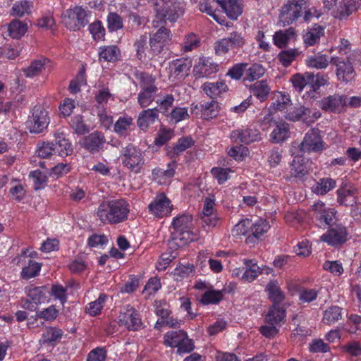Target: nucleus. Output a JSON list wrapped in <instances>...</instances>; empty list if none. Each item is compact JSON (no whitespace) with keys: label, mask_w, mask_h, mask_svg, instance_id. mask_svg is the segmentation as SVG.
Returning a JSON list of instances; mask_svg holds the SVG:
<instances>
[{"label":"nucleus","mask_w":361,"mask_h":361,"mask_svg":"<svg viewBox=\"0 0 361 361\" xmlns=\"http://www.w3.org/2000/svg\"><path fill=\"white\" fill-rule=\"evenodd\" d=\"M157 93L147 91H140L137 97V102L142 108H146L154 100Z\"/></svg>","instance_id":"nucleus-56"},{"label":"nucleus","mask_w":361,"mask_h":361,"mask_svg":"<svg viewBox=\"0 0 361 361\" xmlns=\"http://www.w3.org/2000/svg\"><path fill=\"white\" fill-rule=\"evenodd\" d=\"M324 35V28L320 25H314L310 28L303 36L305 45L313 46L319 42L320 37Z\"/></svg>","instance_id":"nucleus-32"},{"label":"nucleus","mask_w":361,"mask_h":361,"mask_svg":"<svg viewBox=\"0 0 361 361\" xmlns=\"http://www.w3.org/2000/svg\"><path fill=\"white\" fill-rule=\"evenodd\" d=\"M192 217L190 214H181L175 217L171 224L172 240L178 246H183L192 240L191 225Z\"/></svg>","instance_id":"nucleus-2"},{"label":"nucleus","mask_w":361,"mask_h":361,"mask_svg":"<svg viewBox=\"0 0 361 361\" xmlns=\"http://www.w3.org/2000/svg\"><path fill=\"white\" fill-rule=\"evenodd\" d=\"M357 190L353 187H343L337 190L338 202L349 207L353 206L357 201Z\"/></svg>","instance_id":"nucleus-25"},{"label":"nucleus","mask_w":361,"mask_h":361,"mask_svg":"<svg viewBox=\"0 0 361 361\" xmlns=\"http://www.w3.org/2000/svg\"><path fill=\"white\" fill-rule=\"evenodd\" d=\"M202 88L207 96L214 99L218 97L221 93L226 91L227 85L223 81L216 82H205Z\"/></svg>","instance_id":"nucleus-29"},{"label":"nucleus","mask_w":361,"mask_h":361,"mask_svg":"<svg viewBox=\"0 0 361 361\" xmlns=\"http://www.w3.org/2000/svg\"><path fill=\"white\" fill-rule=\"evenodd\" d=\"M63 335L61 329L55 327H47L42 334L43 343H50L59 340Z\"/></svg>","instance_id":"nucleus-48"},{"label":"nucleus","mask_w":361,"mask_h":361,"mask_svg":"<svg viewBox=\"0 0 361 361\" xmlns=\"http://www.w3.org/2000/svg\"><path fill=\"white\" fill-rule=\"evenodd\" d=\"M295 35L293 28H288L284 31L276 32L273 36V40L278 47L282 48L287 45L288 41Z\"/></svg>","instance_id":"nucleus-38"},{"label":"nucleus","mask_w":361,"mask_h":361,"mask_svg":"<svg viewBox=\"0 0 361 361\" xmlns=\"http://www.w3.org/2000/svg\"><path fill=\"white\" fill-rule=\"evenodd\" d=\"M62 22L71 30H80L87 23V11L82 6L66 10L61 15Z\"/></svg>","instance_id":"nucleus-3"},{"label":"nucleus","mask_w":361,"mask_h":361,"mask_svg":"<svg viewBox=\"0 0 361 361\" xmlns=\"http://www.w3.org/2000/svg\"><path fill=\"white\" fill-rule=\"evenodd\" d=\"M285 317V310L273 305L267 314L266 321L269 324L277 325L284 320Z\"/></svg>","instance_id":"nucleus-34"},{"label":"nucleus","mask_w":361,"mask_h":361,"mask_svg":"<svg viewBox=\"0 0 361 361\" xmlns=\"http://www.w3.org/2000/svg\"><path fill=\"white\" fill-rule=\"evenodd\" d=\"M215 200L213 197H207L204 200L201 220L204 224L203 226L214 228L218 226L219 218L214 213Z\"/></svg>","instance_id":"nucleus-17"},{"label":"nucleus","mask_w":361,"mask_h":361,"mask_svg":"<svg viewBox=\"0 0 361 361\" xmlns=\"http://www.w3.org/2000/svg\"><path fill=\"white\" fill-rule=\"evenodd\" d=\"M136 78L140 82V91L158 92V87L156 85V77L146 72H137Z\"/></svg>","instance_id":"nucleus-23"},{"label":"nucleus","mask_w":361,"mask_h":361,"mask_svg":"<svg viewBox=\"0 0 361 361\" xmlns=\"http://www.w3.org/2000/svg\"><path fill=\"white\" fill-rule=\"evenodd\" d=\"M49 61L47 58L44 57L32 61L30 66L23 69L25 76L32 78L39 75Z\"/></svg>","instance_id":"nucleus-27"},{"label":"nucleus","mask_w":361,"mask_h":361,"mask_svg":"<svg viewBox=\"0 0 361 361\" xmlns=\"http://www.w3.org/2000/svg\"><path fill=\"white\" fill-rule=\"evenodd\" d=\"M273 131L271 133V139L275 143L284 141L288 137L289 127L285 122H274Z\"/></svg>","instance_id":"nucleus-28"},{"label":"nucleus","mask_w":361,"mask_h":361,"mask_svg":"<svg viewBox=\"0 0 361 361\" xmlns=\"http://www.w3.org/2000/svg\"><path fill=\"white\" fill-rule=\"evenodd\" d=\"M89 30L95 40L102 39L105 35V29L99 21H96L89 26Z\"/></svg>","instance_id":"nucleus-61"},{"label":"nucleus","mask_w":361,"mask_h":361,"mask_svg":"<svg viewBox=\"0 0 361 361\" xmlns=\"http://www.w3.org/2000/svg\"><path fill=\"white\" fill-rule=\"evenodd\" d=\"M341 312L342 309L338 306L329 307L324 313L323 322L329 325L338 322L341 319Z\"/></svg>","instance_id":"nucleus-40"},{"label":"nucleus","mask_w":361,"mask_h":361,"mask_svg":"<svg viewBox=\"0 0 361 361\" xmlns=\"http://www.w3.org/2000/svg\"><path fill=\"white\" fill-rule=\"evenodd\" d=\"M299 150L302 154L318 152L325 148V143L323 142L318 128L310 129L305 135L303 140L299 145Z\"/></svg>","instance_id":"nucleus-8"},{"label":"nucleus","mask_w":361,"mask_h":361,"mask_svg":"<svg viewBox=\"0 0 361 361\" xmlns=\"http://www.w3.org/2000/svg\"><path fill=\"white\" fill-rule=\"evenodd\" d=\"M223 5V10L231 19H236L243 12V8L237 0H227Z\"/></svg>","instance_id":"nucleus-39"},{"label":"nucleus","mask_w":361,"mask_h":361,"mask_svg":"<svg viewBox=\"0 0 361 361\" xmlns=\"http://www.w3.org/2000/svg\"><path fill=\"white\" fill-rule=\"evenodd\" d=\"M13 262L18 265L20 264H22V265L27 264V265H25L23 267L21 272V276L25 279H29L36 276L41 269V264L29 258L25 250H23L19 256L14 258Z\"/></svg>","instance_id":"nucleus-12"},{"label":"nucleus","mask_w":361,"mask_h":361,"mask_svg":"<svg viewBox=\"0 0 361 361\" xmlns=\"http://www.w3.org/2000/svg\"><path fill=\"white\" fill-rule=\"evenodd\" d=\"M251 221L245 219L235 225L232 230L233 235L240 236L243 235L250 234Z\"/></svg>","instance_id":"nucleus-55"},{"label":"nucleus","mask_w":361,"mask_h":361,"mask_svg":"<svg viewBox=\"0 0 361 361\" xmlns=\"http://www.w3.org/2000/svg\"><path fill=\"white\" fill-rule=\"evenodd\" d=\"M107 27L110 32L117 31L123 27V19L116 13H109L107 16Z\"/></svg>","instance_id":"nucleus-53"},{"label":"nucleus","mask_w":361,"mask_h":361,"mask_svg":"<svg viewBox=\"0 0 361 361\" xmlns=\"http://www.w3.org/2000/svg\"><path fill=\"white\" fill-rule=\"evenodd\" d=\"M335 185L336 182L332 178H322L317 183L314 188V190L317 194L324 195L333 189Z\"/></svg>","instance_id":"nucleus-49"},{"label":"nucleus","mask_w":361,"mask_h":361,"mask_svg":"<svg viewBox=\"0 0 361 361\" xmlns=\"http://www.w3.org/2000/svg\"><path fill=\"white\" fill-rule=\"evenodd\" d=\"M159 117L158 108L148 109L141 111L137 120V126L143 130L148 129L151 124H153Z\"/></svg>","instance_id":"nucleus-22"},{"label":"nucleus","mask_w":361,"mask_h":361,"mask_svg":"<svg viewBox=\"0 0 361 361\" xmlns=\"http://www.w3.org/2000/svg\"><path fill=\"white\" fill-rule=\"evenodd\" d=\"M27 30V24L16 19L13 20L8 25V27L9 35L15 39L20 38L25 34Z\"/></svg>","instance_id":"nucleus-37"},{"label":"nucleus","mask_w":361,"mask_h":361,"mask_svg":"<svg viewBox=\"0 0 361 361\" xmlns=\"http://www.w3.org/2000/svg\"><path fill=\"white\" fill-rule=\"evenodd\" d=\"M31 4L29 1L24 0L16 2L12 7L11 14L13 16L21 17L25 13H29Z\"/></svg>","instance_id":"nucleus-52"},{"label":"nucleus","mask_w":361,"mask_h":361,"mask_svg":"<svg viewBox=\"0 0 361 361\" xmlns=\"http://www.w3.org/2000/svg\"><path fill=\"white\" fill-rule=\"evenodd\" d=\"M147 35H140L134 42V48L136 51V56L140 61H143L146 58L145 50L147 47Z\"/></svg>","instance_id":"nucleus-44"},{"label":"nucleus","mask_w":361,"mask_h":361,"mask_svg":"<svg viewBox=\"0 0 361 361\" xmlns=\"http://www.w3.org/2000/svg\"><path fill=\"white\" fill-rule=\"evenodd\" d=\"M305 0H288L280 11V20L286 25H290L301 16L302 8H305Z\"/></svg>","instance_id":"nucleus-5"},{"label":"nucleus","mask_w":361,"mask_h":361,"mask_svg":"<svg viewBox=\"0 0 361 361\" xmlns=\"http://www.w3.org/2000/svg\"><path fill=\"white\" fill-rule=\"evenodd\" d=\"M121 159L123 165L135 173L140 172L145 161L141 150L131 143L121 149Z\"/></svg>","instance_id":"nucleus-4"},{"label":"nucleus","mask_w":361,"mask_h":361,"mask_svg":"<svg viewBox=\"0 0 361 361\" xmlns=\"http://www.w3.org/2000/svg\"><path fill=\"white\" fill-rule=\"evenodd\" d=\"M321 240L333 246L341 245L347 240L346 228L342 225H336L322 235Z\"/></svg>","instance_id":"nucleus-16"},{"label":"nucleus","mask_w":361,"mask_h":361,"mask_svg":"<svg viewBox=\"0 0 361 361\" xmlns=\"http://www.w3.org/2000/svg\"><path fill=\"white\" fill-rule=\"evenodd\" d=\"M171 39V31L164 27H161L155 33L150 35L149 42L150 51L154 55H159Z\"/></svg>","instance_id":"nucleus-11"},{"label":"nucleus","mask_w":361,"mask_h":361,"mask_svg":"<svg viewBox=\"0 0 361 361\" xmlns=\"http://www.w3.org/2000/svg\"><path fill=\"white\" fill-rule=\"evenodd\" d=\"M186 334L183 330L169 331L164 336V343L171 348H177L180 342L185 338Z\"/></svg>","instance_id":"nucleus-31"},{"label":"nucleus","mask_w":361,"mask_h":361,"mask_svg":"<svg viewBox=\"0 0 361 361\" xmlns=\"http://www.w3.org/2000/svg\"><path fill=\"white\" fill-rule=\"evenodd\" d=\"M270 226L268 222L262 219H257L255 223L251 221L250 234L247 235L245 243L247 244H255L267 233Z\"/></svg>","instance_id":"nucleus-20"},{"label":"nucleus","mask_w":361,"mask_h":361,"mask_svg":"<svg viewBox=\"0 0 361 361\" xmlns=\"http://www.w3.org/2000/svg\"><path fill=\"white\" fill-rule=\"evenodd\" d=\"M260 135L257 130L245 128L233 130L231 133V137L238 140L240 142L250 144L259 139Z\"/></svg>","instance_id":"nucleus-24"},{"label":"nucleus","mask_w":361,"mask_h":361,"mask_svg":"<svg viewBox=\"0 0 361 361\" xmlns=\"http://www.w3.org/2000/svg\"><path fill=\"white\" fill-rule=\"evenodd\" d=\"M266 289L268 292L269 298L273 302L274 305H276L284 300V293L276 281H270L267 284Z\"/></svg>","instance_id":"nucleus-33"},{"label":"nucleus","mask_w":361,"mask_h":361,"mask_svg":"<svg viewBox=\"0 0 361 361\" xmlns=\"http://www.w3.org/2000/svg\"><path fill=\"white\" fill-rule=\"evenodd\" d=\"M330 63L336 66V76L339 80L345 82L352 81L355 75V72L352 66L350 56L344 59L342 56H333Z\"/></svg>","instance_id":"nucleus-10"},{"label":"nucleus","mask_w":361,"mask_h":361,"mask_svg":"<svg viewBox=\"0 0 361 361\" xmlns=\"http://www.w3.org/2000/svg\"><path fill=\"white\" fill-rule=\"evenodd\" d=\"M54 145L56 154H58L62 157H66L73 152L71 144L62 133L55 134V142Z\"/></svg>","instance_id":"nucleus-26"},{"label":"nucleus","mask_w":361,"mask_h":361,"mask_svg":"<svg viewBox=\"0 0 361 361\" xmlns=\"http://www.w3.org/2000/svg\"><path fill=\"white\" fill-rule=\"evenodd\" d=\"M219 111V106L217 101L212 99L201 105V117L204 119H210L217 116Z\"/></svg>","instance_id":"nucleus-35"},{"label":"nucleus","mask_w":361,"mask_h":361,"mask_svg":"<svg viewBox=\"0 0 361 361\" xmlns=\"http://www.w3.org/2000/svg\"><path fill=\"white\" fill-rule=\"evenodd\" d=\"M219 66L209 59H200L193 68V74L196 79L208 78L216 73Z\"/></svg>","instance_id":"nucleus-19"},{"label":"nucleus","mask_w":361,"mask_h":361,"mask_svg":"<svg viewBox=\"0 0 361 361\" xmlns=\"http://www.w3.org/2000/svg\"><path fill=\"white\" fill-rule=\"evenodd\" d=\"M231 48H240L245 44L244 37L236 32L230 34L226 38Z\"/></svg>","instance_id":"nucleus-63"},{"label":"nucleus","mask_w":361,"mask_h":361,"mask_svg":"<svg viewBox=\"0 0 361 361\" xmlns=\"http://www.w3.org/2000/svg\"><path fill=\"white\" fill-rule=\"evenodd\" d=\"M155 7L159 15L171 22L176 21L183 13L180 0H159Z\"/></svg>","instance_id":"nucleus-6"},{"label":"nucleus","mask_w":361,"mask_h":361,"mask_svg":"<svg viewBox=\"0 0 361 361\" xmlns=\"http://www.w3.org/2000/svg\"><path fill=\"white\" fill-rule=\"evenodd\" d=\"M70 125L78 135H84L90 130L88 126L85 123L82 116L80 115L73 116L71 120Z\"/></svg>","instance_id":"nucleus-50"},{"label":"nucleus","mask_w":361,"mask_h":361,"mask_svg":"<svg viewBox=\"0 0 361 361\" xmlns=\"http://www.w3.org/2000/svg\"><path fill=\"white\" fill-rule=\"evenodd\" d=\"M200 45V40L197 35L193 32L186 35L181 44V51L189 52L197 49Z\"/></svg>","instance_id":"nucleus-41"},{"label":"nucleus","mask_w":361,"mask_h":361,"mask_svg":"<svg viewBox=\"0 0 361 361\" xmlns=\"http://www.w3.org/2000/svg\"><path fill=\"white\" fill-rule=\"evenodd\" d=\"M223 295L220 291H207L202 297L201 302L204 304L217 303L222 299Z\"/></svg>","instance_id":"nucleus-59"},{"label":"nucleus","mask_w":361,"mask_h":361,"mask_svg":"<svg viewBox=\"0 0 361 361\" xmlns=\"http://www.w3.org/2000/svg\"><path fill=\"white\" fill-rule=\"evenodd\" d=\"M347 104V97L345 95L334 94L324 97L319 101V107L326 111L333 113H340Z\"/></svg>","instance_id":"nucleus-15"},{"label":"nucleus","mask_w":361,"mask_h":361,"mask_svg":"<svg viewBox=\"0 0 361 361\" xmlns=\"http://www.w3.org/2000/svg\"><path fill=\"white\" fill-rule=\"evenodd\" d=\"M99 60L113 62L117 60L119 54V49L116 46H108L100 48L99 51Z\"/></svg>","instance_id":"nucleus-42"},{"label":"nucleus","mask_w":361,"mask_h":361,"mask_svg":"<svg viewBox=\"0 0 361 361\" xmlns=\"http://www.w3.org/2000/svg\"><path fill=\"white\" fill-rule=\"evenodd\" d=\"M129 212V204L126 201L116 200L101 203L97 214L102 223L117 224L127 220Z\"/></svg>","instance_id":"nucleus-1"},{"label":"nucleus","mask_w":361,"mask_h":361,"mask_svg":"<svg viewBox=\"0 0 361 361\" xmlns=\"http://www.w3.org/2000/svg\"><path fill=\"white\" fill-rule=\"evenodd\" d=\"M194 272V266L192 264L187 263L186 264H180L174 269L173 275L180 278L189 276Z\"/></svg>","instance_id":"nucleus-58"},{"label":"nucleus","mask_w":361,"mask_h":361,"mask_svg":"<svg viewBox=\"0 0 361 361\" xmlns=\"http://www.w3.org/2000/svg\"><path fill=\"white\" fill-rule=\"evenodd\" d=\"M132 125V118L120 117L114 124V130L120 136H126L128 135V130Z\"/></svg>","instance_id":"nucleus-43"},{"label":"nucleus","mask_w":361,"mask_h":361,"mask_svg":"<svg viewBox=\"0 0 361 361\" xmlns=\"http://www.w3.org/2000/svg\"><path fill=\"white\" fill-rule=\"evenodd\" d=\"M149 211L156 216L163 217L169 214L172 210L171 201L164 193L159 194L155 200L149 204Z\"/></svg>","instance_id":"nucleus-18"},{"label":"nucleus","mask_w":361,"mask_h":361,"mask_svg":"<svg viewBox=\"0 0 361 361\" xmlns=\"http://www.w3.org/2000/svg\"><path fill=\"white\" fill-rule=\"evenodd\" d=\"M306 63L309 67L317 69L326 68L329 65L328 57L326 55L311 56L306 60Z\"/></svg>","instance_id":"nucleus-46"},{"label":"nucleus","mask_w":361,"mask_h":361,"mask_svg":"<svg viewBox=\"0 0 361 361\" xmlns=\"http://www.w3.org/2000/svg\"><path fill=\"white\" fill-rule=\"evenodd\" d=\"M265 73L264 67L259 63H254L248 68H246L245 80L253 81L259 79Z\"/></svg>","instance_id":"nucleus-51"},{"label":"nucleus","mask_w":361,"mask_h":361,"mask_svg":"<svg viewBox=\"0 0 361 361\" xmlns=\"http://www.w3.org/2000/svg\"><path fill=\"white\" fill-rule=\"evenodd\" d=\"M192 67V60L188 58H180L171 61L170 73L176 78H184L188 75Z\"/></svg>","instance_id":"nucleus-21"},{"label":"nucleus","mask_w":361,"mask_h":361,"mask_svg":"<svg viewBox=\"0 0 361 361\" xmlns=\"http://www.w3.org/2000/svg\"><path fill=\"white\" fill-rule=\"evenodd\" d=\"M250 89L253 94L261 101L267 99L270 92V88L266 80H261L255 82L250 85Z\"/></svg>","instance_id":"nucleus-36"},{"label":"nucleus","mask_w":361,"mask_h":361,"mask_svg":"<svg viewBox=\"0 0 361 361\" xmlns=\"http://www.w3.org/2000/svg\"><path fill=\"white\" fill-rule=\"evenodd\" d=\"M173 135V133L171 129L161 128L154 142L157 145H163L171 139Z\"/></svg>","instance_id":"nucleus-60"},{"label":"nucleus","mask_w":361,"mask_h":361,"mask_svg":"<svg viewBox=\"0 0 361 361\" xmlns=\"http://www.w3.org/2000/svg\"><path fill=\"white\" fill-rule=\"evenodd\" d=\"M118 319L120 325L124 326L129 331H137L142 325L140 314L130 305L121 310Z\"/></svg>","instance_id":"nucleus-9"},{"label":"nucleus","mask_w":361,"mask_h":361,"mask_svg":"<svg viewBox=\"0 0 361 361\" xmlns=\"http://www.w3.org/2000/svg\"><path fill=\"white\" fill-rule=\"evenodd\" d=\"M299 53L296 49L283 50L279 54L278 59L283 66L287 67L295 59Z\"/></svg>","instance_id":"nucleus-45"},{"label":"nucleus","mask_w":361,"mask_h":361,"mask_svg":"<svg viewBox=\"0 0 361 361\" xmlns=\"http://www.w3.org/2000/svg\"><path fill=\"white\" fill-rule=\"evenodd\" d=\"M106 357V351L103 348H96L91 350L87 358V361H104Z\"/></svg>","instance_id":"nucleus-64"},{"label":"nucleus","mask_w":361,"mask_h":361,"mask_svg":"<svg viewBox=\"0 0 361 361\" xmlns=\"http://www.w3.org/2000/svg\"><path fill=\"white\" fill-rule=\"evenodd\" d=\"M106 143L104 135L99 131H94L84 137L80 145L90 153H97L103 149Z\"/></svg>","instance_id":"nucleus-14"},{"label":"nucleus","mask_w":361,"mask_h":361,"mask_svg":"<svg viewBox=\"0 0 361 361\" xmlns=\"http://www.w3.org/2000/svg\"><path fill=\"white\" fill-rule=\"evenodd\" d=\"M309 169L307 162L301 157H295L290 166L291 176L300 178L308 173Z\"/></svg>","instance_id":"nucleus-30"},{"label":"nucleus","mask_w":361,"mask_h":361,"mask_svg":"<svg viewBox=\"0 0 361 361\" xmlns=\"http://www.w3.org/2000/svg\"><path fill=\"white\" fill-rule=\"evenodd\" d=\"M174 100L173 95L171 94H166L158 98L156 100V103L159 106V112L167 115L166 114L169 112V109L173 106Z\"/></svg>","instance_id":"nucleus-47"},{"label":"nucleus","mask_w":361,"mask_h":361,"mask_svg":"<svg viewBox=\"0 0 361 361\" xmlns=\"http://www.w3.org/2000/svg\"><path fill=\"white\" fill-rule=\"evenodd\" d=\"M106 298V295L100 294L97 300L89 304V307L87 308L88 313L92 316L98 314L101 312Z\"/></svg>","instance_id":"nucleus-54"},{"label":"nucleus","mask_w":361,"mask_h":361,"mask_svg":"<svg viewBox=\"0 0 361 361\" xmlns=\"http://www.w3.org/2000/svg\"><path fill=\"white\" fill-rule=\"evenodd\" d=\"M49 123L47 111L40 106H35L26 122L27 128L31 133H39L46 129Z\"/></svg>","instance_id":"nucleus-7"},{"label":"nucleus","mask_w":361,"mask_h":361,"mask_svg":"<svg viewBox=\"0 0 361 361\" xmlns=\"http://www.w3.org/2000/svg\"><path fill=\"white\" fill-rule=\"evenodd\" d=\"M290 104V99L288 95L280 93L276 100L271 104V107L275 111H283Z\"/></svg>","instance_id":"nucleus-57"},{"label":"nucleus","mask_w":361,"mask_h":361,"mask_svg":"<svg viewBox=\"0 0 361 361\" xmlns=\"http://www.w3.org/2000/svg\"><path fill=\"white\" fill-rule=\"evenodd\" d=\"M321 114L319 111H312L307 107L300 106L290 110L286 118L293 121H302L307 123H311L319 118Z\"/></svg>","instance_id":"nucleus-13"},{"label":"nucleus","mask_w":361,"mask_h":361,"mask_svg":"<svg viewBox=\"0 0 361 361\" xmlns=\"http://www.w3.org/2000/svg\"><path fill=\"white\" fill-rule=\"evenodd\" d=\"M194 145V141L191 137H182L178 140L177 144L173 147V152L178 154L180 152L186 150Z\"/></svg>","instance_id":"nucleus-62"}]
</instances>
